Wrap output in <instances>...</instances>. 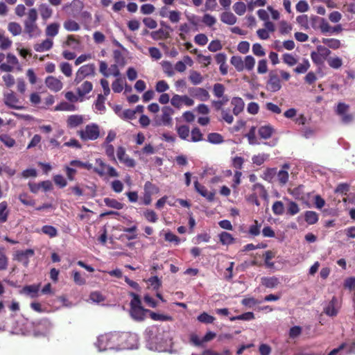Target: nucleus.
Returning a JSON list of instances; mask_svg holds the SVG:
<instances>
[{
    "instance_id": "obj_29",
    "label": "nucleus",
    "mask_w": 355,
    "mask_h": 355,
    "mask_svg": "<svg viewBox=\"0 0 355 355\" xmlns=\"http://www.w3.org/2000/svg\"><path fill=\"white\" fill-rule=\"evenodd\" d=\"M261 227L262 223H259L257 220H254L253 224L249 227V235L253 237L259 236L261 233Z\"/></svg>"
},
{
    "instance_id": "obj_46",
    "label": "nucleus",
    "mask_w": 355,
    "mask_h": 355,
    "mask_svg": "<svg viewBox=\"0 0 355 355\" xmlns=\"http://www.w3.org/2000/svg\"><path fill=\"white\" fill-rule=\"evenodd\" d=\"M159 191V188L150 181H147L144 184V193L150 195L158 193Z\"/></svg>"
},
{
    "instance_id": "obj_3",
    "label": "nucleus",
    "mask_w": 355,
    "mask_h": 355,
    "mask_svg": "<svg viewBox=\"0 0 355 355\" xmlns=\"http://www.w3.org/2000/svg\"><path fill=\"white\" fill-rule=\"evenodd\" d=\"M78 135L83 141L96 140L100 136L99 127L96 123L88 124L78 132Z\"/></svg>"
},
{
    "instance_id": "obj_20",
    "label": "nucleus",
    "mask_w": 355,
    "mask_h": 355,
    "mask_svg": "<svg viewBox=\"0 0 355 355\" xmlns=\"http://www.w3.org/2000/svg\"><path fill=\"white\" fill-rule=\"evenodd\" d=\"M53 42L51 39H46L40 44H36L34 46V49L37 52H43L50 50L53 46Z\"/></svg>"
},
{
    "instance_id": "obj_14",
    "label": "nucleus",
    "mask_w": 355,
    "mask_h": 355,
    "mask_svg": "<svg viewBox=\"0 0 355 355\" xmlns=\"http://www.w3.org/2000/svg\"><path fill=\"white\" fill-rule=\"evenodd\" d=\"M93 89V85L90 81L83 82L76 88V92L80 98V101H83L85 95L89 94Z\"/></svg>"
},
{
    "instance_id": "obj_59",
    "label": "nucleus",
    "mask_w": 355,
    "mask_h": 355,
    "mask_svg": "<svg viewBox=\"0 0 355 355\" xmlns=\"http://www.w3.org/2000/svg\"><path fill=\"white\" fill-rule=\"evenodd\" d=\"M225 88V86L221 83H216L213 87V93L217 98H221L224 96Z\"/></svg>"
},
{
    "instance_id": "obj_33",
    "label": "nucleus",
    "mask_w": 355,
    "mask_h": 355,
    "mask_svg": "<svg viewBox=\"0 0 355 355\" xmlns=\"http://www.w3.org/2000/svg\"><path fill=\"white\" fill-rule=\"evenodd\" d=\"M230 63L235 67L237 71L244 70L243 60L241 56L234 55L230 59Z\"/></svg>"
},
{
    "instance_id": "obj_19",
    "label": "nucleus",
    "mask_w": 355,
    "mask_h": 355,
    "mask_svg": "<svg viewBox=\"0 0 355 355\" xmlns=\"http://www.w3.org/2000/svg\"><path fill=\"white\" fill-rule=\"evenodd\" d=\"M40 288V284L28 285L23 288L22 291L25 294L29 295L31 298H34L37 297Z\"/></svg>"
},
{
    "instance_id": "obj_52",
    "label": "nucleus",
    "mask_w": 355,
    "mask_h": 355,
    "mask_svg": "<svg viewBox=\"0 0 355 355\" xmlns=\"http://www.w3.org/2000/svg\"><path fill=\"white\" fill-rule=\"evenodd\" d=\"M272 210L275 215L280 216L284 213V206L282 201H275L272 206Z\"/></svg>"
},
{
    "instance_id": "obj_11",
    "label": "nucleus",
    "mask_w": 355,
    "mask_h": 355,
    "mask_svg": "<svg viewBox=\"0 0 355 355\" xmlns=\"http://www.w3.org/2000/svg\"><path fill=\"white\" fill-rule=\"evenodd\" d=\"M189 93L192 97L202 101H206L210 97L209 92L202 87H190L189 89Z\"/></svg>"
},
{
    "instance_id": "obj_64",
    "label": "nucleus",
    "mask_w": 355,
    "mask_h": 355,
    "mask_svg": "<svg viewBox=\"0 0 355 355\" xmlns=\"http://www.w3.org/2000/svg\"><path fill=\"white\" fill-rule=\"evenodd\" d=\"M234 11L239 15H243L246 11V5L241 1L235 3L233 6Z\"/></svg>"
},
{
    "instance_id": "obj_17",
    "label": "nucleus",
    "mask_w": 355,
    "mask_h": 355,
    "mask_svg": "<svg viewBox=\"0 0 355 355\" xmlns=\"http://www.w3.org/2000/svg\"><path fill=\"white\" fill-rule=\"evenodd\" d=\"M289 168L290 165L286 163L282 166V169H281L278 173L277 172L278 181L282 185L285 184L288 180V170Z\"/></svg>"
},
{
    "instance_id": "obj_60",
    "label": "nucleus",
    "mask_w": 355,
    "mask_h": 355,
    "mask_svg": "<svg viewBox=\"0 0 355 355\" xmlns=\"http://www.w3.org/2000/svg\"><path fill=\"white\" fill-rule=\"evenodd\" d=\"M255 60L252 55H247L243 60L244 69L251 71L254 69Z\"/></svg>"
},
{
    "instance_id": "obj_36",
    "label": "nucleus",
    "mask_w": 355,
    "mask_h": 355,
    "mask_svg": "<svg viewBox=\"0 0 355 355\" xmlns=\"http://www.w3.org/2000/svg\"><path fill=\"white\" fill-rule=\"evenodd\" d=\"M8 266V258L6 254V250L0 247V270H5Z\"/></svg>"
},
{
    "instance_id": "obj_40",
    "label": "nucleus",
    "mask_w": 355,
    "mask_h": 355,
    "mask_svg": "<svg viewBox=\"0 0 355 355\" xmlns=\"http://www.w3.org/2000/svg\"><path fill=\"white\" fill-rule=\"evenodd\" d=\"M343 350H345L346 354H350L352 352V347L347 343H342L338 347L332 349L328 355H336Z\"/></svg>"
},
{
    "instance_id": "obj_47",
    "label": "nucleus",
    "mask_w": 355,
    "mask_h": 355,
    "mask_svg": "<svg viewBox=\"0 0 355 355\" xmlns=\"http://www.w3.org/2000/svg\"><path fill=\"white\" fill-rule=\"evenodd\" d=\"M197 320L203 324H212L215 321L216 318L214 316L209 315L207 313L203 312L198 316Z\"/></svg>"
},
{
    "instance_id": "obj_23",
    "label": "nucleus",
    "mask_w": 355,
    "mask_h": 355,
    "mask_svg": "<svg viewBox=\"0 0 355 355\" xmlns=\"http://www.w3.org/2000/svg\"><path fill=\"white\" fill-rule=\"evenodd\" d=\"M10 211L6 201L0 202V223H4L8 220Z\"/></svg>"
},
{
    "instance_id": "obj_26",
    "label": "nucleus",
    "mask_w": 355,
    "mask_h": 355,
    "mask_svg": "<svg viewBox=\"0 0 355 355\" xmlns=\"http://www.w3.org/2000/svg\"><path fill=\"white\" fill-rule=\"evenodd\" d=\"M311 19L313 23V26H314L313 24L315 21H317L318 20L321 21V23L320 24V28L322 33H328L331 31V27L329 26V23L324 19H323V18L320 19L318 16L313 15V16H311Z\"/></svg>"
},
{
    "instance_id": "obj_38",
    "label": "nucleus",
    "mask_w": 355,
    "mask_h": 355,
    "mask_svg": "<svg viewBox=\"0 0 355 355\" xmlns=\"http://www.w3.org/2000/svg\"><path fill=\"white\" fill-rule=\"evenodd\" d=\"M104 203L106 206L116 209H121L123 207V203L114 198H104Z\"/></svg>"
},
{
    "instance_id": "obj_50",
    "label": "nucleus",
    "mask_w": 355,
    "mask_h": 355,
    "mask_svg": "<svg viewBox=\"0 0 355 355\" xmlns=\"http://www.w3.org/2000/svg\"><path fill=\"white\" fill-rule=\"evenodd\" d=\"M43 234L48 235L50 238L55 237L58 235L57 229L52 225H44L42 227Z\"/></svg>"
},
{
    "instance_id": "obj_6",
    "label": "nucleus",
    "mask_w": 355,
    "mask_h": 355,
    "mask_svg": "<svg viewBox=\"0 0 355 355\" xmlns=\"http://www.w3.org/2000/svg\"><path fill=\"white\" fill-rule=\"evenodd\" d=\"M116 337L113 334H104L98 338L97 346L100 351H105L114 347V340Z\"/></svg>"
},
{
    "instance_id": "obj_28",
    "label": "nucleus",
    "mask_w": 355,
    "mask_h": 355,
    "mask_svg": "<svg viewBox=\"0 0 355 355\" xmlns=\"http://www.w3.org/2000/svg\"><path fill=\"white\" fill-rule=\"evenodd\" d=\"M67 122L69 128H75L83 123V118L80 115H71L68 117Z\"/></svg>"
},
{
    "instance_id": "obj_39",
    "label": "nucleus",
    "mask_w": 355,
    "mask_h": 355,
    "mask_svg": "<svg viewBox=\"0 0 355 355\" xmlns=\"http://www.w3.org/2000/svg\"><path fill=\"white\" fill-rule=\"evenodd\" d=\"M19 201L26 206H34L35 205V200L33 199L31 196H30L26 193H22L19 196Z\"/></svg>"
},
{
    "instance_id": "obj_45",
    "label": "nucleus",
    "mask_w": 355,
    "mask_h": 355,
    "mask_svg": "<svg viewBox=\"0 0 355 355\" xmlns=\"http://www.w3.org/2000/svg\"><path fill=\"white\" fill-rule=\"evenodd\" d=\"M336 297H334L330 301L327 306L324 309V313L329 316H335L338 313V311L335 308Z\"/></svg>"
},
{
    "instance_id": "obj_25",
    "label": "nucleus",
    "mask_w": 355,
    "mask_h": 355,
    "mask_svg": "<svg viewBox=\"0 0 355 355\" xmlns=\"http://www.w3.org/2000/svg\"><path fill=\"white\" fill-rule=\"evenodd\" d=\"M144 311H150L145 310L142 306L130 308L131 316L137 320H143L144 319Z\"/></svg>"
},
{
    "instance_id": "obj_12",
    "label": "nucleus",
    "mask_w": 355,
    "mask_h": 355,
    "mask_svg": "<svg viewBox=\"0 0 355 355\" xmlns=\"http://www.w3.org/2000/svg\"><path fill=\"white\" fill-rule=\"evenodd\" d=\"M45 85L50 90L54 92L60 91L63 87L61 80L53 76H49L46 78Z\"/></svg>"
},
{
    "instance_id": "obj_10",
    "label": "nucleus",
    "mask_w": 355,
    "mask_h": 355,
    "mask_svg": "<svg viewBox=\"0 0 355 355\" xmlns=\"http://www.w3.org/2000/svg\"><path fill=\"white\" fill-rule=\"evenodd\" d=\"M6 59L7 63H1L0 64V70L6 72H11L13 71L14 67L19 64L18 59L12 53H8Z\"/></svg>"
},
{
    "instance_id": "obj_13",
    "label": "nucleus",
    "mask_w": 355,
    "mask_h": 355,
    "mask_svg": "<svg viewBox=\"0 0 355 355\" xmlns=\"http://www.w3.org/2000/svg\"><path fill=\"white\" fill-rule=\"evenodd\" d=\"M194 188L200 195L205 197L209 202H212L214 200L215 192L208 191L207 188L200 184L197 180L194 182Z\"/></svg>"
},
{
    "instance_id": "obj_48",
    "label": "nucleus",
    "mask_w": 355,
    "mask_h": 355,
    "mask_svg": "<svg viewBox=\"0 0 355 355\" xmlns=\"http://www.w3.org/2000/svg\"><path fill=\"white\" fill-rule=\"evenodd\" d=\"M106 98L101 94L97 96V98L94 103L95 107L100 112H104L105 110V102Z\"/></svg>"
},
{
    "instance_id": "obj_22",
    "label": "nucleus",
    "mask_w": 355,
    "mask_h": 355,
    "mask_svg": "<svg viewBox=\"0 0 355 355\" xmlns=\"http://www.w3.org/2000/svg\"><path fill=\"white\" fill-rule=\"evenodd\" d=\"M273 132L274 129L270 125L261 126L258 130V133L260 137L264 139L270 138Z\"/></svg>"
},
{
    "instance_id": "obj_42",
    "label": "nucleus",
    "mask_w": 355,
    "mask_h": 355,
    "mask_svg": "<svg viewBox=\"0 0 355 355\" xmlns=\"http://www.w3.org/2000/svg\"><path fill=\"white\" fill-rule=\"evenodd\" d=\"M12 45V41L7 37L4 36V32L0 31V49H8Z\"/></svg>"
},
{
    "instance_id": "obj_24",
    "label": "nucleus",
    "mask_w": 355,
    "mask_h": 355,
    "mask_svg": "<svg viewBox=\"0 0 355 355\" xmlns=\"http://www.w3.org/2000/svg\"><path fill=\"white\" fill-rule=\"evenodd\" d=\"M261 284L266 288H273L278 286L279 281L276 277H264L261 278Z\"/></svg>"
},
{
    "instance_id": "obj_61",
    "label": "nucleus",
    "mask_w": 355,
    "mask_h": 355,
    "mask_svg": "<svg viewBox=\"0 0 355 355\" xmlns=\"http://www.w3.org/2000/svg\"><path fill=\"white\" fill-rule=\"evenodd\" d=\"M309 67V62L308 60L305 59L303 60L302 63H300L295 68L294 71L297 73H304L307 71Z\"/></svg>"
},
{
    "instance_id": "obj_54",
    "label": "nucleus",
    "mask_w": 355,
    "mask_h": 355,
    "mask_svg": "<svg viewBox=\"0 0 355 355\" xmlns=\"http://www.w3.org/2000/svg\"><path fill=\"white\" fill-rule=\"evenodd\" d=\"M71 276L74 283L78 286H83L86 284L85 279L81 275L80 272L77 270H73Z\"/></svg>"
},
{
    "instance_id": "obj_51",
    "label": "nucleus",
    "mask_w": 355,
    "mask_h": 355,
    "mask_svg": "<svg viewBox=\"0 0 355 355\" xmlns=\"http://www.w3.org/2000/svg\"><path fill=\"white\" fill-rule=\"evenodd\" d=\"M0 141L2 143H3V144L6 146H7L8 148L13 147L16 144L15 140L7 134L1 135H0Z\"/></svg>"
},
{
    "instance_id": "obj_31",
    "label": "nucleus",
    "mask_w": 355,
    "mask_h": 355,
    "mask_svg": "<svg viewBox=\"0 0 355 355\" xmlns=\"http://www.w3.org/2000/svg\"><path fill=\"white\" fill-rule=\"evenodd\" d=\"M318 214L313 211H306L304 213V220L309 225H314L318 221Z\"/></svg>"
},
{
    "instance_id": "obj_56",
    "label": "nucleus",
    "mask_w": 355,
    "mask_h": 355,
    "mask_svg": "<svg viewBox=\"0 0 355 355\" xmlns=\"http://www.w3.org/2000/svg\"><path fill=\"white\" fill-rule=\"evenodd\" d=\"M146 220L150 223H156L158 220V216L156 212L151 209H147L143 214Z\"/></svg>"
},
{
    "instance_id": "obj_43",
    "label": "nucleus",
    "mask_w": 355,
    "mask_h": 355,
    "mask_svg": "<svg viewBox=\"0 0 355 355\" xmlns=\"http://www.w3.org/2000/svg\"><path fill=\"white\" fill-rule=\"evenodd\" d=\"M63 26L67 31H77L80 28V25L72 19L66 20L63 24Z\"/></svg>"
},
{
    "instance_id": "obj_21",
    "label": "nucleus",
    "mask_w": 355,
    "mask_h": 355,
    "mask_svg": "<svg viewBox=\"0 0 355 355\" xmlns=\"http://www.w3.org/2000/svg\"><path fill=\"white\" fill-rule=\"evenodd\" d=\"M39 11L41 15V17L43 20L46 21L50 17H51L53 15L52 8L47 5L46 3H41L39 6Z\"/></svg>"
},
{
    "instance_id": "obj_41",
    "label": "nucleus",
    "mask_w": 355,
    "mask_h": 355,
    "mask_svg": "<svg viewBox=\"0 0 355 355\" xmlns=\"http://www.w3.org/2000/svg\"><path fill=\"white\" fill-rule=\"evenodd\" d=\"M8 30L13 36L20 35L22 31L21 26L17 22H10L8 25Z\"/></svg>"
},
{
    "instance_id": "obj_44",
    "label": "nucleus",
    "mask_w": 355,
    "mask_h": 355,
    "mask_svg": "<svg viewBox=\"0 0 355 355\" xmlns=\"http://www.w3.org/2000/svg\"><path fill=\"white\" fill-rule=\"evenodd\" d=\"M207 141L211 144H219L223 143L224 139H223V137L220 134L216 133V132H212V133H209L207 135Z\"/></svg>"
},
{
    "instance_id": "obj_55",
    "label": "nucleus",
    "mask_w": 355,
    "mask_h": 355,
    "mask_svg": "<svg viewBox=\"0 0 355 355\" xmlns=\"http://www.w3.org/2000/svg\"><path fill=\"white\" fill-rule=\"evenodd\" d=\"M177 132L182 139L186 140L189 135V128L186 125H180L177 128Z\"/></svg>"
},
{
    "instance_id": "obj_8",
    "label": "nucleus",
    "mask_w": 355,
    "mask_h": 355,
    "mask_svg": "<svg viewBox=\"0 0 355 355\" xmlns=\"http://www.w3.org/2000/svg\"><path fill=\"white\" fill-rule=\"evenodd\" d=\"M282 88L281 80L278 75L273 71L269 73V79L267 82V89L272 92H276Z\"/></svg>"
},
{
    "instance_id": "obj_7",
    "label": "nucleus",
    "mask_w": 355,
    "mask_h": 355,
    "mask_svg": "<svg viewBox=\"0 0 355 355\" xmlns=\"http://www.w3.org/2000/svg\"><path fill=\"white\" fill-rule=\"evenodd\" d=\"M83 7L84 4L80 0H73L70 3L65 4L62 8L69 15L76 17Z\"/></svg>"
},
{
    "instance_id": "obj_2",
    "label": "nucleus",
    "mask_w": 355,
    "mask_h": 355,
    "mask_svg": "<svg viewBox=\"0 0 355 355\" xmlns=\"http://www.w3.org/2000/svg\"><path fill=\"white\" fill-rule=\"evenodd\" d=\"M96 166L92 169L101 177L105 175H108L110 177L119 176V173L116 169L114 167L107 164L101 158L96 159Z\"/></svg>"
},
{
    "instance_id": "obj_18",
    "label": "nucleus",
    "mask_w": 355,
    "mask_h": 355,
    "mask_svg": "<svg viewBox=\"0 0 355 355\" xmlns=\"http://www.w3.org/2000/svg\"><path fill=\"white\" fill-rule=\"evenodd\" d=\"M34 254V250L28 249L24 251L19 250L16 252L15 259L19 261H24L26 264L28 263V257Z\"/></svg>"
},
{
    "instance_id": "obj_53",
    "label": "nucleus",
    "mask_w": 355,
    "mask_h": 355,
    "mask_svg": "<svg viewBox=\"0 0 355 355\" xmlns=\"http://www.w3.org/2000/svg\"><path fill=\"white\" fill-rule=\"evenodd\" d=\"M300 207L298 205L292 200L288 201L287 206V214L294 216L300 212Z\"/></svg>"
},
{
    "instance_id": "obj_5",
    "label": "nucleus",
    "mask_w": 355,
    "mask_h": 355,
    "mask_svg": "<svg viewBox=\"0 0 355 355\" xmlns=\"http://www.w3.org/2000/svg\"><path fill=\"white\" fill-rule=\"evenodd\" d=\"M3 102L7 107L12 109L19 110L24 108V107L20 105L21 102L13 91L3 94Z\"/></svg>"
},
{
    "instance_id": "obj_30",
    "label": "nucleus",
    "mask_w": 355,
    "mask_h": 355,
    "mask_svg": "<svg viewBox=\"0 0 355 355\" xmlns=\"http://www.w3.org/2000/svg\"><path fill=\"white\" fill-rule=\"evenodd\" d=\"M189 79L194 85H200L202 83L204 78L201 73L197 71L191 70L189 73Z\"/></svg>"
},
{
    "instance_id": "obj_27",
    "label": "nucleus",
    "mask_w": 355,
    "mask_h": 355,
    "mask_svg": "<svg viewBox=\"0 0 355 355\" xmlns=\"http://www.w3.org/2000/svg\"><path fill=\"white\" fill-rule=\"evenodd\" d=\"M218 237L220 242L223 245H229L235 243V239L231 234L227 232H222L219 234Z\"/></svg>"
},
{
    "instance_id": "obj_4",
    "label": "nucleus",
    "mask_w": 355,
    "mask_h": 355,
    "mask_svg": "<svg viewBox=\"0 0 355 355\" xmlns=\"http://www.w3.org/2000/svg\"><path fill=\"white\" fill-rule=\"evenodd\" d=\"M95 74V65L94 64H87L80 67L76 73L74 83L78 85L86 77L89 76H94Z\"/></svg>"
},
{
    "instance_id": "obj_35",
    "label": "nucleus",
    "mask_w": 355,
    "mask_h": 355,
    "mask_svg": "<svg viewBox=\"0 0 355 355\" xmlns=\"http://www.w3.org/2000/svg\"><path fill=\"white\" fill-rule=\"evenodd\" d=\"M60 24L58 23H51L49 24L45 30L46 35L49 37H55L59 31Z\"/></svg>"
},
{
    "instance_id": "obj_15",
    "label": "nucleus",
    "mask_w": 355,
    "mask_h": 355,
    "mask_svg": "<svg viewBox=\"0 0 355 355\" xmlns=\"http://www.w3.org/2000/svg\"><path fill=\"white\" fill-rule=\"evenodd\" d=\"M231 105L233 106V113L237 116L243 111L245 103L240 97H233L231 101Z\"/></svg>"
},
{
    "instance_id": "obj_49",
    "label": "nucleus",
    "mask_w": 355,
    "mask_h": 355,
    "mask_svg": "<svg viewBox=\"0 0 355 355\" xmlns=\"http://www.w3.org/2000/svg\"><path fill=\"white\" fill-rule=\"evenodd\" d=\"M254 319V314L252 312H246L243 314L236 315V316H232L230 318L231 321H235V320H252Z\"/></svg>"
},
{
    "instance_id": "obj_16",
    "label": "nucleus",
    "mask_w": 355,
    "mask_h": 355,
    "mask_svg": "<svg viewBox=\"0 0 355 355\" xmlns=\"http://www.w3.org/2000/svg\"><path fill=\"white\" fill-rule=\"evenodd\" d=\"M162 121L164 125H169L171 124V115L173 114L174 110L169 106H164L162 107Z\"/></svg>"
},
{
    "instance_id": "obj_32",
    "label": "nucleus",
    "mask_w": 355,
    "mask_h": 355,
    "mask_svg": "<svg viewBox=\"0 0 355 355\" xmlns=\"http://www.w3.org/2000/svg\"><path fill=\"white\" fill-rule=\"evenodd\" d=\"M220 20L225 24L233 25L236 21V17L230 12H224L220 15Z\"/></svg>"
},
{
    "instance_id": "obj_63",
    "label": "nucleus",
    "mask_w": 355,
    "mask_h": 355,
    "mask_svg": "<svg viewBox=\"0 0 355 355\" xmlns=\"http://www.w3.org/2000/svg\"><path fill=\"white\" fill-rule=\"evenodd\" d=\"M191 141L198 142L203 139V135L198 128H194L191 132Z\"/></svg>"
},
{
    "instance_id": "obj_62",
    "label": "nucleus",
    "mask_w": 355,
    "mask_h": 355,
    "mask_svg": "<svg viewBox=\"0 0 355 355\" xmlns=\"http://www.w3.org/2000/svg\"><path fill=\"white\" fill-rule=\"evenodd\" d=\"M55 110L74 111L76 110V106L67 102H61L60 103L56 105Z\"/></svg>"
},
{
    "instance_id": "obj_9",
    "label": "nucleus",
    "mask_w": 355,
    "mask_h": 355,
    "mask_svg": "<svg viewBox=\"0 0 355 355\" xmlns=\"http://www.w3.org/2000/svg\"><path fill=\"white\" fill-rule=\"evenodd\" d=\"M116 155L119 161L126 166L132 168L135 166V161L125 153V150L123 147L119 146L117 148Z\"/></svg>"
},
{
    "instance_id": "obj_57",
    "label": "nucleus",
    "mask_w": 355,
    "mask_h": 355,
    "mask_svg": "<svg viewBox=\"0 0 355 355\" xmlns=\"http://www.w3.org/2000/svg\"><path fill=\"white\" fill-rule=\"evenodd\" d=\"M222 98L218 101H212L211 105L216 111H220L223 110V106L225 105L229 101L227 96H223Z\"/></svg>"
},
{
    "instance_id": "obj_58",
    "label": "nucleus",
    "mask_w": 355,
    "mask_h": 355,
    "mask_svg": "<svg viewBox=\"0 0 355 355\" xmlns=\"http://www.w3.org/2000/svg\"><path fill=\"white\" fill-rule=\"evenodd\" d=\"M277 176V168H268L264 173L263 175V178L269 182H271L275 177Z\"/></svg>"
},
{
    "instance_id": "obj_1",
    "label": "nucleus",
    "mask_w": 355,
    "mask_h": 355,
    "mask_svg": "<svg viewBox=\"0 0 355 355\" xmlns=\"http://www.w3.org/2000/svg\"><path fill=\"white\" fill-rule=\"evenodd\" d=\"M37 12L35 8H31L27 13V18L24 21V32L30 38L40 35L41 31L36 21Z\"/></svg>"
},
{
    "instance_id": "obj_34",
    "label": "nucleus",
    "mask_w": 355,
    "mask_h": 355,
    "mask_svg": "<svg viewBox=\"0 0 355 355\" xmlns=\"http://www.w3.org/2000/svg\"><path fill=\"white\" fill-rule=\"evenodd\" d=\"M252 190L254 191V193H257L261 198L263 199L268 198V192L265 189L264 186L259 183H256L252 186Z\"/></svg>"
},
{
    "instance_id": "obj_37",
    "label": "nucleus",
    "mask_w": 355,
    "mask_h": 355,
    "mask_svg": "<svg viewBox=\"0 0 355 355\" xmlns=\"http://www.w3.org/2000/svg\"><path fill=\"white\" fill-rule=\"evenodd\" d=\"M322 42L332 49H338L341 45L340 41L334 38H323Z\"/></svg>"
}]
</instances>
